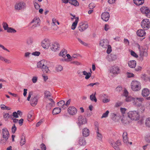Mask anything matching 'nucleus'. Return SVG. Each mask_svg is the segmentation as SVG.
Instances as JSON below:
<instances>
[{
    "label": "nucleus",
    "instance_id": "f257e3e1",
    "mask_svg": "<svg viewBox=\"0 0 150 150\" xmlns=\"http://www.w3.org/2000/svg\"><path fill=\"white\" fill-rule=\"evenodd\" d=\"M138 48L140 53V60L142 61L144 57H146L148 56V48L146 46L140 47L138 45Z\"/></svg>",
    "mask_w": 150,
    "mask_h": 150
},
{
    "label": "nucleus",
    "instance_id": "f03ea898",
    "mask_svg": "<svg viewBox=\"0 0 150 150\" xmlns=\"http://www.w3.org/2000/svg\"><path fill=\"white\" fill-rule=\"evenodd\" d=\"M46 64V62L44 60H41L38 63L37 67L42 69L44 73H48L50 70Z\"/></svg>",
    "mask_w": 150,
    "mask_h": 150
},
{
    "label": "nucleus",
    "instance_id": "7ed1b4c3",
    "mask_svg": "<svg viewBox=\"0 0 150 150\" xmlns=\"http://www.w3.org/2000/svg\"><path fill=\"white\" fill-rule=\"evenodd\" d=\"M128 115L129 117L132 120H138L139 118V113L136 111H129L128 113Z\"/></svg>",
    "mask_w": 150,
    "mask_h": 150
},
{
    "label": "nucleus",
    "instance_id": "20e7f679",
    "mask_svg": "<svg viewBox=\"0 0 150 150\" xmlns=\"http://www.w3.org/2000/svg\"><path fill=\"white\" fill-rule=\"evenodd\" d=\"M131 87L132 89L134 91H139L141 88L140 83L136 80H134L131 83Z\"/></svg>",
    "mask_w": 150,
    "mask_h": 150
},
{
    "label": "nucleus",
    "instance_id": "39448f33",
    "mask_svg": "<svg viewBox=\"0 0 150 150\" xmlns=\"http://www.w3.org/2000/svg\"><path fill=\"white\" fill-rule=\"evenodd\" d=\"M40 23V19H33L29 25V26L30 27L29 28L30 30L34 29L37 26H39Z\"/></svg>",
    "mask_w": 150,
    "mask_h": 150
},
{
    "label": "nucleus",
    "instance_id": "423d86ee",
    "mask_svg": "<svg viewBox=\"0 0 150 150\" xmlns=\"http://www.w3.org/2000/svg\"><path fill=\"white\" fill-rule=\"evenodd\" d=\"M141 13L145 15L148 18H150V10L148 8L145 6H142L140 9Z\"/></svg>",
    "mask_w": 150,
    "mask_h": 150
},
{
    "label": "nucleus",
    "instance_id": "0eeeda50",
    "mask_svg": "<svg viewBox=\"0 0 150 150\" xmlns=\"http://www.w3.org/2000/svg\"><path fill=\"white\" fill-rule=\"evenodd\" d=\"M141 25L145 30H147L150 28V22L149 19H143L141 22Z\"/></svg>",
    "mask_w": 150,
    "mask_h": 150
},
{
    "label": "nucleus",
    "instance_id": "6e6552de",
    "mask_svg": "<svg viewBox=\"0 0 150 150\" xmlns=\"http://www.w3.org/2000/svg\"><path fill=\"white\" fill-rule=\"evenodd\" d=\"M87 120L86 118H83L82 115H80L78 118L77 124L79 126H80L86 123Z\"/></svg>",
    "mask_w": 150,
    "mask_h": 150
},
{
    "label": "nucleus",
    "instance_id": "1a4fd4ad",
    "mask_svg": "<svg viewBox=\"0 0 150 150\" xmlns=\"http://www.w3.org/2000/svg\"><path fill=\"white\" fill-rule=\"evenodd\" d=\"M2 130L3 138L5 139V141H7L9 137V133L6 128H4Z\"/></svg>",
    "mask_w": 150,
    "mask_h": 150
},
{
    "label": "nucleus",
    "instance_id": "9d476101",
    "mask_svg": "<svg viewBox=\"0 0 150 150\" xmlns=\"http://www.w3.org/2000/svg\"><path fill=\"white\" fill-rule=\"evenodd\" d=\"M50 44V41L48 39H45L42 42V46L45 49H48Z\"/></svg>",
    "mask_w": 150,
    "mask_h": 150
},
{
    "label": "nucleus",
    "instance_id": "9b49d317",
    "mask_svg": "<svg viewBox=\"0 0 150 150\" xmlns=\"http://www.w3.org/2000/svg\"><path fill=\"white\" fill-rule=\"evenodd\" d=\"M50 48L52 51L54 52L58 51L59 49V44L57 42H55L52 43Z\"/></svg>",
    "mask_w": 150,
    "mask_h": 150
},
{
    "label": "nucleus",
    "instance_id": "f8f14e48",
    "mask_svg": "<svg viewBox=\"0 0 150 150\" xmlns=\"http://www.w3.org/2000/svg\"><path fill=\"white\" fill-rule=\"evenodd\" d=\"M110 72L113 74H118L120 72V69L118 67L114 66L111 68Z\"/></svg>",
    "mask_w": 150,
    "mask_h": 150
},
{
    "label": "nucleus",
    "instance_id": "ddd939ff",
    "mask_svg": "<svg viewBox=\"0 0 150 150\" xmlns=\"http://www.w3.org/2000/svg\"><path fill=\"white\" fill-rule=\"evenodd\" d=\"M68 112L70 115H74L77 113V110L76 108L74 106H70L68 108Z\"/></svg>",
    "mask_w": 150,
    "mask_h": 150
},
{
    "label": "nucleus",
    "instance_id": "4468645a",
    "mask_svg": "<svg viewBox=\"0 0 150 150\" xmlns=\"http://www.w3.org/2000/svg\"><path fill=\"white\" fill-rule=\"evenodd\" d=\"M88 25L86 23L81 22L79 26V30L81 32L87 29L88 27Z\"/></svg>",
    "mask_w": 150,
    "mask_h": 150
},
{
    "label": "nucleus",
    "instance_id": "2eb2a0df",
    "mask_svg": "<svg viewBox=\"0 0 150 150\" xmlns=\"http://www.w3.org/2000/svg\"><path fill=\"white\" fill-rule=\"evenodd\" d=\"M78 142L81 146H84L86 145V142L85 138L83 137H81L78 138Z\"/></svg>",
    "mask_w": 150,
    "mask_h": 150
},
{
    "label": "nucleus",
    "instance_id": "dca6fc26",
    "mask_svg": "<svg viewBox=\"0 0 150 150\" xmlns=\"http://www.w3.org/2000/svg\"><path fill=\"white\" fill-rule=\"evenodd\" d=\"M25 5V3L23 2L16 3L15 6V8L16 9L21 10L24 8V6Z\"/></svg>",
    "mask_w": 150,
    "mask_h": 150
},
{
    "label": "nucleus",
    "instance_id": "f3484780",
    "mask_svg": "<svg viewBox=\"0 0 150 150\" xmlns=\"http://www.w3.org/2000/svg\"><path fill=\"white\" fill-rule=\"evenodd\" d=\"M100 45L103 48H106L109 45L107 40L103 39L101 40L99 43Z\"/></svg>",
    "mask_w": 150,
    "mask_h": 150
},
{
    "label": "nucleus",
    "instance_id": "a211bd4d",
    "mask_svg": "<svg viewBox=\"0 0 150 150\" xmlns=\"http://www.w3.org/2000/svg\"><path fill=\"white\" fill-rule=\"evenodd\" d=\"M150 94V91L148 89L144 88L142 91V95L144 97L148 96Z\"/></svg>",
    "mask_w": 150,
    "mask_h": 150
},
{
    "label": "nucleus",
    "instance_id": "6ab92c4d",
    "mask_svg": "<svg viewBox=\"0 0 150 150\" xmlns=\"http://www.w3.org/2000/svg\"><path fill=\"white\" fill-rule=\"evenodd\" d=\"M112 147L116 150H120V148L119 146H120L121 144L120 142L118 140L116 142L112 144Z\"/></svg>",
    "mask_w": 150,
    "mask_h": 150
},
{
    "label": "nucleus",
    "instance_id": "aec40b11",
    "mask_svg": "<svg viewBox=\"0 0 150 150\" xmlns=\"http://www.w3.org/2000/svg\"><path fill=\"white\" fill-rule=\"evenodd\" d=\"M137 35L139 37H143L145 36L146 34L144 30L142 29L138 30L137 32Z\"/></svg>",
    "mask_w": 150,
    "mask_h": 150
},
{
    "label": "nucleus",
    "instance_id": "412c9836",
    "mask_svg": "<svg viewBox=\"0 0 150 150\" xmlns=\"http://www.w3.org/2000/svg\"><path fill=\"white\" fill-rule=\"evenodd\" d=\"M38 99L36 97H32L30 100V103L32 106H35L37 103Z\"/></svg>",
    "mask_w": 150,
    "mask_h": 150
},
{
    "label": "nucleus",
    "instance_id": "4be33fe9",
    "mask_svg": "<svg viewBox=\"0 0 150 150\" xmlns=\"http://www.w3.org/2000/svg\"><path fill=\"white\" fill-rule=\"evenodd\" d=\"M89 130L87 128H84L83 129L82 134L83 136L85 137H87L89 135Z\"/></svg>",
    "mask_w": 150,
    "mask_h": 150
},
{
    "label": "nucleus",
    "instance_id": "5701e85b",
    "mask_svg": "<svg viewBox=\"0 0 150 150\" xmlns=\"http://www.w3.org/2000/svg\"><path fill=\"white\" fill-rule=\"evenodd\" d=\"M128 64L130 68H134L136 66V62L134 60L130 61L128 62Z\"/></svg>",
    "mask_w": 150,
    "mask_h": 150
},
{
    "label": "nucleus",
    "instance_id": "b1692460",
    "mask_svg": "<svg viewBox=\"0 0 150 150\" xmlns=\"http://www.w3.org/2000/svg\"><path fill=\"white\" fill-rule=\"evenodd\" d=\"M51 21H47L48 23L51 22V24L52 26H57V25L59 24V21L57 19H51Z\"/></svg>",
    "mask_w": 150,
    "mask_h": 150
},
{
    "label": "nucleus",
    "instance_id": "393cba45",
    "mask_svg": "<svg viewBox=\"0 0 150 150\" xmlns=\"http://www.w3.org/2000/svg\"><path fill=\"white\" fill-rule=\"evenodd\" d=\"M127 134L126 132H124L123 134V140L124 143H127L128 142V139L127 136Z\"/></svg>",
    "mask_w": 150,
    "mask_h": 150
},
{
    "label": "nucleus",
    "instance_id": "a878e982",
    "mask_svg": "<svg viewBox=\"0 0 150 150\" xmlns=\"http://www.w3.org/2000/svg\"><path fill=\"white\" fill-rule=\"evenodd\" d=\"M110 15L109 13L107 12H104L101 15V19H106L110 18Z\"/></svg>",
    "mask_w": 150,
    "mask_h": 150
},
{
    "label": "nucleus",
    "instance_id": "bb28decb",
    "mask_svg": "<svg viewBox=\"0 0 150 150\" xmlns=\"http://www.w3.org/2000/svg\"><path fill=\"white\" fill-rule=\"evenodd\" d=\"M134 3L137 6L142 5L144 2V0H133Z\"/></svg>",
    "mask_w": 150,
    "mask_h": 150
},
{
    "label": "nucleus",
    "instance_id": "cd10ccee",
    "mask_svg": "<svg viewBox=\"0 0 150 150\" xmlns=\"http://www.w3.org/2000/svg\"><path fill=\"white\" fill-rule=\"evenodd\" d=\"M61 111V109L59 108H55L54 109L52 113L53 115L57 114Z\"/></svg>",
    "mask_w": 150,
    "mask_h": 150
},
{
    "label": "nucleus",
    "instance_id": "c85d7f7f",
    "mask_svg": "<svg viewBox=\"0 0 150 150\" xmlns=\"http://www.w3.org/2000/svg\"><path fill=\"white\" fill-rule=\"evenodd\" d=\"M69 3L75 6H78L79 4L77 0H69Z\"/></svg>",
    "mask_w": 150,
    "mask_h": 150
},
{
    "label": "nucleus",
    "instance_id": "c756f323",
    "mask_svg": "<svg viewBox=\"0 0 150 150\" xmlns=\"http://www.w3.org/2000/svg\"><path fill=\"white\" fill-rule=\"evenodd\" d=\"M55 103L54 102H52L51 103H48L46 106V109L47 110H50L51 108L54 106Z\"/></svg>",
    "mask_w": 150,
    "mask_h": 150
},
{
    "label": "nucleus",
    "instance_id": "7c9ffc66",
    "mask_svg": "<svg viewBox=\"0 0 150 150\" xmlns=\"http://www.w3.org/2000/svg\"><path fill=\"white\" fill-rule=\"evenodd\" d=\"M83 74L86 76L85 78L86 79H88L91 76V74L90 72L87 73L86 71H83L82 72Z\"/></svg>",
    "mask_w": 150,
    "mask_h": 150
},
{
    "label": "nucleus",
    "instance_id": "2f4dec72",
    "mask_svg": "<svg viewBox=\"0 0 150 150\" xmlns=\"http://www.w3.org/2000/svg\"><path fill=\"white\" fill-rule=\"evenodd\" d=\"M67 53V51L65 49H63L60 52L59 54V55L60 56H62V57L64 58H65L66 56V55Z\"/></svg>",
    "mask_w": 150,
    "mask_h": 150
},
{
    "label": "nucleus",
    "instance_id": "473e14b6",
    "mask_svg": "<svg viewBox=\"0 0 150 150\" xmlns=\"http://www.w3.org/2000/svg\"><path fill=\"white\" fill-rule=\"evenodd\" d=\"M78 20L79 19H76L75 21L73 23L71 27L72 30H74L76 28L78 22Z\"/></svg>",
    "mask_w": 150,
    "mask_h": 150
},
{
    "label": "nucleus",
    "instance_id": "72a5a7b5",
    "mask_svg": "<svg viewBox=\"0 0 150 150\" xmlns=\"http://www.w3.org/2000/svg\"><path fill=\"white\" fill-rule=\"evenodd\" d=\"M33 39L31 38H28L26 40V43L28 45H31L33 42Z\"/></svg>",
    "mask_w": 150,
    "mask_h": 150
},
{
    "label": "nucleus",
    "instance_id": "f704fd0d",
    "mask_svg": "<svg viewBox=\"0 0 150 150\" xmlns=\"http://www.w3.org/2000/svg\"><path fill=\"white\" fill-rule=\"evenodd\" d=\"M95 94L96 93H95L94 94H92L91 95H90V99L91 101H94L95 102H96L97 101V100L95 96Z\"/></svg>",
    "mask_w": 150,
    "mask_h": 150
},
{
    "label": "nucleus",
    "instance_id": "c9c22d12",
    "mask_svg": "<svg viewBox=\"0 0 150 150\" xmlns=\"http://www.w3.org/2000/svg\"><path fill=\"white\" fill-rule=\"evenodd\" d=\"M111 119L114 121H116V118L117 116V114L114 113H111L110 115Z\"/></svg>",
    "mask_w": 150,
    "mask_h": 150
},
{
    "label": "nucleus",
    "instance_id": "e433bc0d",
    "mask_svg": "<svg viewBox=\"0 0 150 150\" xmlns=\"http://www.w3.org/2000/svg\"><path fill=\"white\" fill-rule=\"evenodd\" d=\"M63 67L61 65H57L55 68V70L57 72L61 71L63 70Z\"/></svg>",
    "mask_w": 150,
    "mask_h": 150
},
{
    "label": "nucleus",
    "instance_id": "4c0bfd02",
    "mask_svg": "<svg viewBox=\"0 0 150 150\" xmlns=\"http://www.w3.org/2000/svg\"><path fill=\"white\" fill-rule=\"evenodd\" d=\"M25 143V137L24 136H22L21 138L20 141V144L21 146L24 145Z\"/></svg>",
    "mask_w": 150,
    "mask_h": 150
},
{
    "label": "nucleus",
    "instance_id": "58836bf2",
    "mask_svg": "<svg viewBox=\"0 0 150 150\" xmlns=\"http://www.w3.org/2000/svg\"><path fill=\"white\" fill-rule=\"evenodd\" d=\"M6 30L8 33H15L16 32L15 29L10 27H9Z\"/></svg>",
    "mask_w": 150,
    "mask_h": 150
},
{
    "label": "nucleus",
    "instance_id": "ea45409f",
    "mask_svg": "<svg viewBox=\"0 0 150 150\" xmlns=\"http://www.w3.org/2000/svg\"><path fill=\"white\" fill-rule=\"evenodd\" d=\"M97 134V139L100 140H101L102 138V136L101 133H99L98 130L96 131Z\"/></svg>",
    "mask_w": 150,
    "mask_h": 150
},
{
    "label": "nucleus",
    "instance_id": "a19ab883",
    "mask_svg": "<svg viewBox=\"0 0 150 150\" xmlns=\"http://www.w3.org/2000/svg\"><path fill=\"white\" fill-rule=\"evenodd\" d=\"M57 104L58 106L59 107H62V108H63V109H64V106L65 104V102L63 100H62L59 101V102L57 103Z\"/></svg>",
    "mask_w": 150,
    "mask_h": 150
},
{
    "label": "nucleus",
    "instance_id": "79ce46f5",
    "mask_svg": "<svg viewBox=\"0 0 150 150\" xmlns=\"http://www.w3.org/2000/svg\"><path fill=\"white\" fill-rule=\"evenodd\" d=\"M76 39L78 40V41L82 45L86 46H88V44L84 42L80 38H77Z\"/></svg>",
    "mask_w": 150,
    "mask_h": 150
},
{
    "label": "nucleus",
    "instance_id": "37998d69",
    "mask_svg": "<svg viewBox=\"0 0 150 150\" xmlns=\"http://www.w3.org/2000/svg\"><path fill=\"white\" fill-rule=\"evenodd\" d=\"M33 111H30L28 113V119H30L32 118L33 119Z\"/></svg>",
    "mask_w": 150,
    "mask_h": 150
},
{
    "label": "nucleus",
    "instance_id": "c03bdc74",
    "mask_svg": "<svg viewBox=\"0 0 150 150\" xmlns=\"http://www.w3.org/2000/svg\"><path fill=\"white\" fill-rule=\"evenodd\" d=\"M44 94L45 97L46 98H48L49 97H50L51 95L50 93L48 91H45Z\"/></svg>",
    "mask_w": 150,
    "mask_h": 150
},
{
    "label": "nucleus",
    "instance_id": "a18cd8bd",
    "mask_svg": "<svg viewBox=\"0 0 150 150\" xmlns=\"http://www.w3.org/2000/svg\"><path fill=\"white\" fill-rule=\"evenodd\" d=\"M3 117L4 118H12V115H9V114L8 113H3Z\"/></svg>",
    "mask_w": 150,
    "mask_h": 150
},
{
    "label": "nucleus",
    "instance_id": "49530a36",
    "mask_svg": "<svg viewBox=\"0 0 150 150\" xmlns=\"http://www.w3.org/2000/svg\"><path fill=\"white\" fill-rule=\"evenodd\" d=\"M134 97H132L131 96H129L126 97L125 100L126 102H129L133 100Z\"/></svg>",
    "mask_w": 150,
    "mask_h": 150
},
{
    "label": "nucleus",
    "instance_id": "de8ad7c7",
    "mask_svg": "<svg viewBox=\"0 0 150 150\" xmlns=\"http://www.w3.org/2000/svg\"><path fill=\"white\" fill-rule=\"evenodd\" d=\"M109 111L108 110H107L103 114L102 116L101 117V118H106L108 116V115L109 113Z\"/></svg>",
    "mask_w": 150,
    "mask_h": 150
},
{
    "label": "nucleus",
    "instance_id": "09e8293b",
    "mask_svg": "<svg viewBox=\"0 0 150 150\" xmlns=\"http://www.w3.org/2000/svg\"><path fill=\"white\" fill-rule=\"evenodd\" d=\"M146 142L148 143H150V134L147 135L145 138Z\"/></svg>",
    "mask_w": 150,
    "mask_h": 150
},
{
    "label": "nucleus",
    "instance_id": "8fccbe9b",
    "mask_svg": "<svg viewBox=\"0 0 150 150\" xmlns=\"http://www.w3.org/2000/svg\"><path fill=\"white\" fill-rule=\"evenodd\" d=\"M2 25L3 28L5 30H6L9 28L8 24L6 22H3Z\"/></svg>",
    "mask_w": 150,
    "mask_h": 150
},
{
    "label": "nucleus",
    "instance_id": "3c124183",
    "mask_svg": "<svg viewBox=\"0 0 150 150\" xmlns=\"http://www.w3.org/2000/svg\"><path fill=\"white\" fill-rule=\"evenodd\" d=\"M145 124L146 126L150 127V117L148 118L146 120Z\"/></svg>",
    "mask_w": 150,
    "mask_h": 150
},
{
    "label": "nucleus",
    "instance_id": "603ef678",
    "mask_svg": "<svg viewBox=\"0 0 150 150\" xmlns=\"http://www.w3.org/2000/svg\"><path fill=\"white\" fill-rule=\"evenodd\" d=\"M1 108L2 110H10L11 109V108H9L8 107L5 106V105H3V106L1 107Z\"/></svg>",
    "mask_w": 150,
    "mask_h": 150
},
{
    "label": "nucleus",
    "instance_id": "864d4df0",
    "mask_svg": "<svg viewBox=\"0 0 150 150\" xmlns=\"http://www.w3.org/2000/svg\"><path fill=\"white\" fill-rule=\"evenodd\" d=\"M40 54V53L38 51H35L34 52H33L32 53V54L33 55L38 56H39Z\"/></svg>",
    "mask_w": 150,
    "mask_h": 150
},
{
    "label": "nucleus",
    "instance_id": "5fc2aeb1",
    "mask_svg": "<svg viewBox=\"0 0 150 150\" xmlns=\"http://www.w3.org/2000/svg\"><path fill=\"white\" fill-rule=\"evenodd\" d=\"M131 55L133 57L137 58L138 57V55L133 50H131L130 52Z\"/></svg>",
    "mask_w": 150,
    "mask_h": 150
},
{
    "label": "nucleus",
    "instance_id": "6e6d98bb",
    "mask_svg": "<svg viewBox=\"0 0 150 150\" xmlns=\"http://www.w3.org/2000/svg\"><path fill=\"white\" fill-rule=\"evenodd\" d=\"M16 127L15 124H14L11 129L12 132L13 133H15L16 130Z\"/></svg>",
    "mask_w": 150,
    "mask_h": 150
},
{
    "label": "nucleus",
    "instance_id": "4d7b16f0",
    "mask_svg": "<svg viewBox=\"0 0 150 150\" xmlns=\"http://www.w3.org/2000/svg\"><path fill=\"white\" fill-rule=\"evenodd\" d=\"M33 3L36 9H38L40 8V6L37 3L34 2Z\"/></svg>",
    "mask_w": 150,
    "mask_h": 150
},
{
    "label": "nucleus",
    "instance_id": "13d9d810",
    "mask_svg": "<svg viewBox=\"0 0 150 150\" xmlns=\"http://www.w3.org/2000/svg\"><path fill=\"white\" fill-rule=\"evenodd\" d=\"M108 49L107 50V52L108 54H109L112 51L111 49V47L110 45H109L107 46Z\"/></svg>",
    "mask_w": 150,
    "mask_h": 150
},
{
    "label": "nucleus",
    "instance_id": "bf43d9fd",
    "mask_svg": "<svg viewBox=\"0 0 150 150\" xmlns=\"http://www.w3.org/2000/svg\"><path fill=\"white\" fill-rule=\"evenodd\" d=\"M99 84V83L98 82H96L95 83H91L87 85V86H93L94 85H98Z\"/></svg>",
    "mask_w": 150,
    "mask_h": 150
},
{
    "label": "nucleus",
    "instance_id": "052dcab7",
    "mask_svg": "<svg viewBox=\"0 0 150 150\" xmlns=\"http://www.w3.org/2000/svg\"><path fill=\"white\" fill-rule=\"evenodd\" d=\"M1 61H4L5 62L7 63H11V61L9 60L6 59L4 57L3 59H2Z\"/></svg>",
    "mask_w": 150,
    "mask_h": 150
},
{
    "label": "nucleus",
    "instance_id": "680f3d73",
    "mask_svg": "<svg viewBox=\"0 0 150 150\" xmlns=\"http://www.w3.org/2000/svg\"><path fill=\"white\" fill-rule=\"evenodd\" d=\"M40 147L42 150H46V147L45 145L42 143L40 145Z\"/></svg>",
    "mask_w": 150,
    "mask_h": 150
},
{
    "label": "nucleus",
    "instance_id": "e2e57ef3",
    "mask_svg": "<svg viewBox=\"0 0 150 150\" xmlns=\"http://www.w3.org/2000/svg\"><path fill=\"white\" fill-rule=\"evenodd\" d=\"M94 125L95 126V129L96 131L98 130L99 128L98 122H95L94 123Z\"/></svg>",
    "mask_w": 150,
    "mask_h": 150
},
{
    "label": "nucleus",
    "instance_id": "0e129e2a",
    "mask_svg": "<svg viewBox=\"0 0 150 150\" xmlns=\"http://www.w3.org/2000/svg\"><path fill=\"white\" fill-rule=\"evenodd\" d=\"M33 94V92H29L28 93V97L27 98V100L28 101H30V98L31 97V96Z\"/></svg>",
    "mask_w": 150,
    "mask_h": 150
},
{
    "label": "nucleus",
    "instance_id": "69168bd1",
    "mask_svg": "<svg viewBox=\"0 0 150 150\" xmlns=\"http://www.w3.org/2000/svg\"><path fill=\"white\" fill-rule=\"evenodd\" d=\"M13 116L14 117L16 118H18L19 116L18 115V114L16 112H14L13 113L12 116Z\"/></svg>",
    "mask_w": 150,
    "mask_h": 150
},
{
    "label": "nucleus",
    "instance_id": "338daca9",
    "mask_svg": "<svg viewBox=\"0 0 150 150\" xmlns=\"http://www.w3.org/2000/svg\"><path fill=\"white\" fill-rule=\"evenodd\" d=\"M122 89V87L120 86H117L116 88V90L118 92H120L121 91Z\"/></svg>",
    "mask_w": 150,
    "mask_h": 150
},
{
    "label": "nucleus",
    "instance_id": "774afa93",
    "mask_svg": "<svg viewBox=\"0 0 150 150\" xmlns=\"http://www.w3.org/2000/svg\"><path fill=\"white\" fill-rule=\"evenodd\" d=\"M142 69V67L140 66H137V67L135 69L136 71H140Z\"/></svg>",
    "mask_w": 150,
    "mask_h": 150
}]
</instances>
